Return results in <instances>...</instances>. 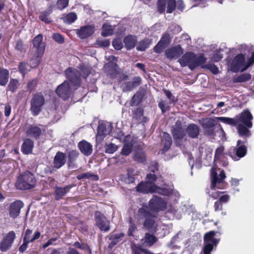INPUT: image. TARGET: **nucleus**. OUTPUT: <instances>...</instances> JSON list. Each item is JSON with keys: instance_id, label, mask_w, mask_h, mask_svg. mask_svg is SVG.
I'll use <instances>...</instances> for the list:
<instances>
[{"instance_id": "1", "label": "nucleus", "mask_w": 254, "mask_h": 254, "mask_svg": "<svg viewBox=\"0 0 254 254\" xmlns=\"http://www.w3.org/2000/svg\"><path fill=\"white\" fill-rule=\"evenodd\" d=\"M167 208V202L163 198L154 195L149 200L148 204L143 203L134 215L135 218L140 221L143 220V226L148 231L155 230V219L157 217L155 213L164 211Z\"/></svg>"}, {"instance_id": "2", "label": "nucleus", "mask_w": 254, "mask_h": 254, "mask_svg": "<svg viewBox=\"0 0 254 254\" xmlns=\"http://www.w3.org/2000/svg\"><path fill=\"white\" fill-rule=\"evenodd\" d=\"M254 64V51L245 62V56L240 53L237 55L230 63V68L232 72L237 73L244 72Z\"/></svg>"}, {"instance_id": "3", "label": "nucleus", "mask_w": 254, "mask_h": 254, "mask_svg": "<svg viewBox=\"0 0 254 254\" xmlns=\"http://www.w3.org/2000/svg\"><path fill=\"white\" fill-rule=\"evenodd\" d=\"M36 182L34 174L27 170L17 176L15 187L19 190H30L35 186Z\"/></svg>"}, {"instance_id": "4", "label": "nucleus", "mask_w": 254, "mask_h": 254, "mask_svg": "<svg viewBox=\"0 0 254 254\" xmlns=\"http://www.w3.org/2000/svg\"><path fill=\"white\" fill-rule=\"evenodd\" d=\"M171 132L176 146L180 147L182 145L183 141H186V130L183 127V124L180 120H177L172 127Z\"/></svg>"}, {"instance_id": "5", "label": "nucleus", "mask_w": 254, "mask_h": 254, "mask_svg": "<svg viewBox=\"0 0 254 254\" xmlns=\"http://www.w3.org/2000/svg\"><path fill=\"white\" fill-rule=\"evenodd\" d=\"M45 104V99L42 92H38L33 95L30 101V110L34 116H38L41 112L43 106Z\"/></svg>"}, {"instance_id": "6", "label": "nucleus", "mask_w": 254, "mask_h": 254, "mask_svg": "<svg viewBox=\"0 0 254 254\" xmlns=\"http://www.w3.org/2000/svg\"><path fill=\"white\" fill-rule=\"evenodd\" d=\"M211 176V189L212 190L215 189H224L226 188L227 184L224 181V179L226 178L225 173L224 170L221 171L219 177L216 171L212 169Z\"/></svg>"}, {"instance_id": "7", "label": "nucleus", "mask_w": 254, "mask_h": 254, "mask_svg": "<svg viewBox=\"0 0 254 254\" xmlns=\"http://www.w3.org/2000/svg\"><path fill=\"white\" fill-rule=\"evenodd\" d=\"M40 127H44L42 125L39 126L29 125L27 127L24 128L25 134L27 136L34 138L36 140L39 139L46 130L41 128Z\"/></svg>"}, {"instance_id": "8", "label": "nucleus", "mask_w": 254, "mask_h": 254, "mask_svg": "<svg viewBox=\"0 0 254 254\" xmlns=\"http://www.w3.org/2000/svg\"><path fill=\"white\" fill-rule=\"evenodd\" d=\"M95 220L97 226L101 231L108 232L110 230V221L99 211L95 212Z\"/></svg>"}, {"instance_id": "9", "label": "nucleus", "mask_w": 254, "mask_h": 254, "mask_svg": "<svg viewBox=\"0 0 254 254\" xmlns=\"http://www.w3.org/2000/svg\"><path fill=\"white\" fill-rule=\"evenodd\" d=\"M16 238L15 233L13 231H9L4 236L0 242V250L4 252L8 250Z\"/></svg>"}, {"instance_id": "10", "label": "nucleus", "mask_w": 254, "mask_h": 254, "mask_svg": "<svg viewBox=\"0 0 254 254\" xmlns=\"http://www.w3.org/2000/svg\"><path fill=\"white\" fill-rule=\"evenodd\" d=\"M66 77L73 85H79L81 82L80 73L76 69L68 68L65 70Z\"/></svg>"}, {"instance_id": "11", "label": "nucleus", "mask_w": 254, "mask_h": 254, "mask_svg": "<svg viewBox=\"0 0 254 254\" xmlns=\"http://www.w3.org/2000/svg\"><path fill=\"white\" fill-rule=\"evenodd\" d=\"M253 118L250 111L248 109H245L237 116L238 124H242L248 127H252Z\"/></svg>"}, {"instance_id": "12", "label": "nucleus", "mask_w": 254, "mask_h": 254, "mask_svg": "<svg viewBox=\"0 0 254 254\" xmlns=\"http://www.w3.org/2000/svg\"><path fill=\"white\" fill-rule=\"evenodd\" d=\"M105 73L112 79L115 78L119 73L118 65L113 61L105 64L104 66Z\"/></svg>"}, {"instance_id": "13", "label": "nucleus", "mask_w": 254, "mask_h": 254, "mask_svg": "<svg viewBox=\"0 0 254 254\" xmlns=\"http://www.w3.org/2000/svg\"><path fill=\"white\" fill-rule=\"evenodd\" d=\"M95 32V26L93 25H87L81 26L76 30V34L81 39H85L91 36Z\"/></svg>"}, {"instance_id": "14", "label": "nucleus", "mask_w": 254, "mask_h": 254, "mask_svg": "<svg viewBox=\"0 0 254 254\" xmlns=\"http://www.w3.org/2000/svg\"><path fill=\"white\" fill-rule=\"evenodd\" d=\"M43 35L39 34L34 38L32 41L33 47L36 50L37 57H41L44 53L45 50V44L43 42Z\"/></svg>"}, {"instance_id": "15", "label": "nucleus", "mask_w": 254, "mask_h": 254, "mask_svg": "<svg viewBox=\"0 0 254 254\" xmlns=\"http://www.w3.org/2000/svg\"><path fill=\"white\" fill-rule=\"evenodd\" d=\"M56 94L64 100L68 99L70 95V86L67 81H64L58 86L56 90Z\"/></svg>"}, {"instance_id": "16", "label": "nucleus", "mask_w": 254, "mask_h": 254, "mask_svg": "<svg viewBox=\"0 0 254 254\" xmlns=\"http://www.w3.org/2000/svg\"><path fill=\"white\" fill-rule=\"evenodd\" d=\"M24 206L23 202L20 200H17L10 203L8 211L9 216L15 219L20 214L21 209Z\"/></svg>"}, {"instance_id": "17", "label": "nucleus", "mask_w": 254, "mask_h": 254, "mask_svg": "<svg viewBox=\"0 0 254 254\" xmlns=\"http://www.w3.org/2000/svg\"><path fill=\"white\" fill-rule=\"evenodd\" d=\"M184 53V51L180 45L171 47L165 52V57L169 59H176L179 58Z\"/></svg>"}, {"instance_id": "18", "label": "nucleus", "mask_w": 254, "mask_h": 254, "mask_svg": "<svg viewBox=\"0 0 254 254\" xmlns=\"http://www.w3.org/2000/svg\"><path fill=\"white\" fill-rule=\"evenodd\" d=\"M154 185H151L146 181H141L136 187V190L138 192L147 194L149 193H153L155 192L154 190Z\"/></svg>"}, {"instance_id": "19", "label": "nucleus", "mask_w": 254, "mask_h": 254, "mask_svg": "<svg viewBox=\"0 0 254 254\" xmlns=\"http://www.w3.org/2000/svg\"><path fill=\"white\" fill-rule=\"evenodd\" d=\"M53 5H50L48 9L40 12L38 16L39 19L46 24L52 23L53 20L51 15L53 12Z\"/></svg>"}, {"instance_id": "20", "label": "nucleus", "mask_w": 254, "mask_h": 254, "mask_svg": "<svg viewBox=\"0 0 254 254\" xmlns=\"http://www.w3.org/2000/svg\"><path fill=\"white\" fill-rule=\"evenodd\" d=\"M141 78L140 76H135L131 81L126 82L123 87L124 92L130 91L139 86L141 84Z\"/></svg>"}, {"instance_id": "21", "label": "nucleus", "mask_w": 254, "mask_h": 254, "mask_svg": "<svg viewBox=\"0 0 254 254\" xmlns=\"http://www.w3.org/2000/svg\"><path fill=\"white\" fill-rule=\"evenodd\" d=\"M34 146V141L30 138H26L21 145V151L24 155L30 154L32 153Z\"/></svg>"}, {"instance_id": "22", "label": "nucleus", "mask_w": 254, "mask_h": 254, "mask_svg": "<svg viewBox=\"0 0 254 254\" xmlns=\"http://www.w3.org/2000/svg\"><path fill=\"white\" fill-rule=\"evenodd\" d=\"M67 164L69 167L71 168H77L76 161L79 157V152L76 150H72L67 152Z\"/></svg>"}, {"instance_id": "23", "label": "nucleus", "mask_w": 254, "mask_h": 254, "mask_svg": "<svg viewBox=\"0 0 254 254\" xmlns=\"http://www.w3.org/2000/svg\"><path fill=\"white\" fill-rule=\"evenodd\" d=\"M66 162V154L61 151L56 153L53 161L54 167L59 169L63 167Z\"/></svg>"}, {"instance_id": "24", "label": "nucleus", "mask_w": 254, "mask_h": 254, "mask_svg": "<svg viewBox=\"0 0 254 254\" xmlns=\"http://www.w3.org/2000/svg\"><path fill=\"white\" fill-rule=\"evenodd\" d=\"M78 147L80 152L85 156H88L92 153V145L86 140L80 141L78 144Z\"/></svg>"}, {"instance_id": "25", "label": "nucleus", "mask_w": 254, "mask_h": 254, "mask_svg": "<svg viewBox=\"0 0 254 254\" xmlns=\"http://www.w3.org/2000/svg\"><path fill=\"white\" fill-rule=\"evenodd\" d=\"M234 151L235 153V155L229 154L233 159L235 160H239V159L244 157L247 154V147L246 145H238L237 144L236 147L234 149Z\"/></svg>"}, {"instance_id": "26", "label": "nucleus", "mask_w": 254, "mask_h": 254, "mask_svg": "<svg viewBox=\"0 0 254 254\" xmlns=\"http://www.w3.org/2000/svg\"><path fill=\"white\" fill-rule=\"evenodd\" d=\"M195 54L194 53L190 52H186L183 55L181 58L179 60L178 62L182 67L186 66H189V65L192 63Z\"/></svg>"}, {"instance_id": "27", "label": "nucleus", "mask_w": 254, "mask_h": 254, "mask_svg": "<svg viewBox=\"0 0 254 254\" xmlns=\"http://www.w3.org/2000/svg\"><path fill=\"white\" fill-rule=\"evenodd\" d=\"M216 233L217 232L214 231H210L206 233L204 236V244L209 243L216 247L220 241L219 239L214 238Z\"/></svg>"}, {"instance_id": "28", "label": "nucleus", "mask_w": 254, "mask_h": 254, "mask_svg": "<svg viewBox=\"0 0 254 254\" xmlns=\"http://www.w3.org/2000/svg\"><path fill=\"white\" fill-rule=\"evenodd\" d=\"M124 233L119 234L110 233L108 235V238L111 242L109 243L108 248L112 250L117 244H118L125 236Z\"/></svg>"}, {"instance_id": "29", "label": "nucleus", "mask_w": 254, "mask_h": 254, "mask_svg": "<svg viewBox=\"0 0 254 254\" xmlns=\"http://www.w3.org/2000/svg\"><path fill=\"white\" fill-rule=\"evenodd\" d=\"M73 186V185H69L64 188L56 187L55 190V199L59 200L61 199Z\"/></svg>"}, {"instance_id": "30", "label": "nucleus", "mask_w": 254, "mask_h": 254, "mask_svg": "<svg viewBox=\"0 0 254 254\" xmlns=\"http://www.w3.org/2000/svg\"><path fill=\"white\" fill-rule=\"evenodd\" d=\"M200 127L194 124H189L186 129V133L192 138H196L199 134Z\"/></svg>"}, {"instance_id": "31", "label": "nucleus", "mask_w": 254, "mask_h": 254, "mask_svg": "<svg viewBox=\"0 0 254 254\" xmlns=\"http://www.w3.org/2000/svg\"><path fill=\"white\" fill-rule=\"evenodd\" d=\"M161 143L163 145V148L162 149L163 152L165 153L168 151L172 144V139L169 133L166 132L163 133Z\"/></svg>"}, {"instance_id": "32", "label": "nucleus", "mask_w": 254, "mask_h": 254, "mask_svg": "<svg viewBox=\"0 0 254 254\" xmlns=\"http://www.w3.org/2000/svg\"><path fill=\"white\" fill-rule=\"evenodd\" d=\"M251 128L252 127H248L246 125L242 124H238L236 126L239 135L244 138H247L252 135L251 131L250 130Z\"/></svg>"}, {"instance_id": "33", "label": "nucleus", "mask_w": 254, "mask_h": 254, "mask_svg": "<svg viewBox=\"0 0 254 254\" xmlns=\"http://www.w3.org/2000/svg\"><path fill=\"white\" fill-rule=\"evenodd\" d=\"M125 47L127 50L133 49L137 43V37L132 35H128L124 39Z\"/></svg>"}, {"instance_id": "34", "label": "nucleus", "mask_w": 254, "mask_h": 254, "mask_svg": "<svg viewBox=\"0 0 254 254\" xmlns=\"http://www.w3.org/2000/svg\"><path fill=\"white\" fill-rule=\"evenodd\" d=\"M206 60L207 59L204 57L203 54L198 57H196L195 54V57L193 60L192 63L189 65V67L190 70H193L196 67L201 65L204 64L206 62Z\"/></svg>"}, {"instance_id": "35", "label": "nucleus", "mask_w": 254, "mask_h": 254, "mask_svg": "<svg viewBox=\"0 0 254 254\" xmlns=\"http://www.w3.org/2000/svg\"><path fill=\"white\" fill-rule=\"evenodd\" d=\"M113 127L110 124L107 127L104 123L99 124L97 127V134L99 136H105L109 134L112 130Z\"/></svg>"}, {"instance_id": "36", "label": "nucleus", "mask_w": 254, "mask_h": 254, "mask_svg": "<svg viewBox=\"0 0 254 254\" xmlns=\"http://www.w3.org/2000/svg\"><path fill=\"white\" fill-rule=\"evenodd\" d=\"M225 191H217L216 192H212L211 196L215 199L219 198L218 200L219 201L223 204L226 203L229 200L230 196L228 194H222Z\"/></svg>"}, {"instance_id": "37", "label": "nucleus", "mask_w": 254, "mask_h": 254, "mask_svg": "<svg viewBox=\"0 0 254 254\" xmlns=\"http://www.w3.org/2000/svg\"><path fill=\"white\" fill-rule=\"evenodd\" d=\"M9 72L7 69L0 67V86H5L9 79Z\"/></svg>"}, {"instance_id": "38", "label": "nucleus", "mask_w": 254, "mask_h": 254, "mask_svg": "<svg viewBox=\"0 0 254 254\" xmlns=\"http://www.w3.org/2000/svg\"><path fill=\"white\" fill-rule=\"evenodd\" d=\"M152 43V40L145 38L139 42L136 49L138 51H144Z\"/></svg>"}, {"instance_id": "39", "label": "nucleus", "mask_w": 254, "mask_h": 254, "mask_svg": "<svg viewBox=\"0 0 254 254\" xmlns=\"http://www.w3.org/2000/svg\"><path fill=\"white\" fill-rule=\"evenodd\" d=\"M133 160L138 163H144L146 161V155L142 150H137L134 152Z\"/></svg>"}, {"instance_id": "40", "label": "nucleus", "mask_w": 254, "mask_h": 254, "mask_svg": "<svg viewBox=\"0 0 254 254\" xmlns=\"http://www.w3.org/2000/svg\"><path fill=\"white\" fill-rule=\"evenodd\" d=\"M77 18L76 14L74 12H70L64 15L61 19L64 23L70 24L73 23Z\"/></svg>"}, {"instance_id": "41", "label": "nucleus", "mask_w": 254, "mask_h": 254, "mask_svg": "<svg viewBox=\"0 0 254 254\" xmlns=\"http://www.w3.org/2000/svg\"><path fill=\"white\" fill-rule=\"evenodd\" d=\"M252 76L250 73H242L233 78L234 83L245 82L251 79Z\"/></svg>"}, {"instance_id": "42", "label": "nucleus", "mask_w": 254, "mask_h": 254, "mask_svg": "<svg viewBox=\"0 0 254 254\" xmlns=\"http://www.w3.org/2000/svg\"><path fill=\"white\" fill-rule=\"evenodd\" d=\"M154 190L155 192H157L164 196H169L172 194V190L166 188H162L157 185H154Z\"/></svg>"}, {"instance_id": "43", "label": "nucleus", "mask_w": 254, "mask_h": 254, "mask_svg": "<svg viewBox=\"0 0 254 254\" xmlns=\"http://www.w3.org/2000/svg\"><path fill=\"white\" fill-rule=\"evenodd\" d=\"M113 34V29L112 26L108 23H105L102 26V31L101 35L103 37H107L112 35Z\"/></svg>"}, {"instance_id": "44", "label": "nucleus", "mask_w": 254, "mask_h": 254, "mask_svg": "<svg viewBox=\"0 0 254 254\" xmlns=\"http://www.w3.org/2000/svg\"><path fill=\"white\" fill-rule=\"evenodd\" d=\"M133 144L131 142L125 143L121 151V154L124 156H128L132 152Z\"/></svg>"}, {"instance_id": "45", "label": "nucleus", "mask_w": 254, "mask_h": 254, "mask_svg": "<svg viewBox=\"0 0 254 254\" xmlns=\"http://www.w3.org/2000/svg\"><path fill=\"white\" fill-rule=\"evenodd\" d=\"M142 98L143 97L141 94L137 92L132 96L130 101V105L131 106H137L141 102Z\"/></svg>"}, {"instance_id": "46", "label": "nucleus", "mask_w": 254, "mask_h": 254, "mask_svg": "<svg viewBox=\"0 0 254 254\" xmlns=\"http://www.w3.org/2000/svg\"><path fill=\"white\" fill-rule=\"evenodd\" d=\"M132 118L138 122H140L143 116V109L141 107H138L132 111Z\"/></svg>"}, {"instance_id": "47", "label": "nucleus", "mask_w": 254, "mask_h": 254, "mask_svg": "<svg viewBox=\"0 0 254 254\" xmlns=\"http://www.w3.org/2000/svg\"><path fill=\"white\" fill-rule=\"evenodd\" d=\"M105 152L106 153L113 154L118 149V146L113 143L106 144L104 146Z\"/></svg>"}, {"instance_id": "48", "label": "nucleus", "mask_w": 254, "mask_h": 254, "mask_svg": "<svg viewBox=\"0 0 254 254\" xmlns=\"http://www.w3.org/2000/svg\"><path fill=\"white\" fill-rule=\"evenodd\" d=\"M145 242L147 244L148 246H152L157 240V238L153 234L147 233L145 234Z\"/></svg>"}, {"instance_id": "49", "label": "nucleus", "mask_w": 254, "mask_h": 254, "mask_svg": "<svg viewBox=\"0 0 254 254\" xmlns=\"http://www.w3.org/2000/svg\"><path fill=\"white\" fill-rule=\"evenodd\" d=\"M219 120L223 123L233 126H237L238 125L237 118L236 119H233L228 117H220Z\"/></svg>"}, {"instance_id": "50", "label": "nucleus", "mask_w": 254, "mask_h": 254, "mask_svg": "<svg viewBox=\"0 0 254 254\" xmlns=\"http://www.w3.org/2000/svg\"><path fill=\"white\" fill-rule=\"evenodd\" d=\"M167 0H157V11L160 14H162L165 11L166 7Z\"/></svg>"}, {"instance_id": "51", "label": "nucleus", "mask_w": 254, "mask_h": 254, "mask_svg": "<svg viewBox=\"0 0 254 254\" xmlns=\"http://www.w3.org/2000/svg\"><path fill=\"white\" fill-rule=\"evenodd\" d=\"M18 80L17 79L11 78L10 80L7 87L10 91L14 93L16 91L17 89L18 88Z\"/></svg>"}, {"instance_id": "52", "label": "nucleus", "mask_w": 254, "mask_h": 254, "mask_svg": "<svg viewBox=\"0 0 254 254\" xmlns=\"http://www.w3.org/2000/svg\"><path fill=\"white\" fill-rule=\"evenodd\" d=\"M158 107L161 109L162 113L164 114L169 111L171 107L169 103L165 100H161L158 103Z\"/></svg>"}, {"instance_id": "53", "label": "nucleus", "mask_w": 254, "mask_h": 254, "mask_svg": "<svg viewBox=\"0 0 254 254\" xmlns=\"http://www.w3.org/2000/svg\"><path fill=\"white\" fill-rule=\"evenodd\" d=\"M176 8V0H168L166 12L167 13H172Z\"/></svg>"}, {"instance_id": "54", "label": "nucleus", "mask_w": 254, "mask_h": 254, "mask_svg": "<svg viewBox=\"0 0 254 254\" xmlns=\"http://www.w3.org/2000/svg\"><path fill=\"white\" fill-rule=\"evenodd\" d=\"M215 121L212 118H206L203 121L202 126L203 128L214 127Z\"/></svg>"}, {"instance_id": "55", "label": "nucleus", "mask_w": 254, "mask_h": 254, "mask_svg": "<svg viewBox=\"0 0 254 254\" xmlns=\"http://www.w3.org/2000/svg\"><path fill=\"white\" fill-rule=\"evenodd\" d=\"M201 67L209 70L212 73L216 74L219 72L218 67L214 64H209L201 65Z\"/></svg>"}, {"instance_id": "56", "label": "nucleus", "mask_w": 254, "mask_h": 254, "mask_svg": "<svg viewBox=\"0 0 254 254\" xmlns=\"http://www.w3.org/2000/svg\"><path fill=\"white\" fill-rule=\"evenodd\" d=\"M171 41V39L170 34L167 33L164 34L159 41V42H161V43L165 47L170 44Z\"/></svg>"}, {"instance_id": "57", "label": "nucleus", "mask_w": 254, "mask_h": 254, "mask_svg": "<svg viewBox=\"0 0 254 254\" xmlns=\"http://www.w3.org/2000/svg\"><path fill=\"white\" fill-rule=\"evenodd\" d=\"M157 179V178L155 174L149 173L146 175L145 181L151 185H156L155 183Z\"/></svg>"}, {"instance_id": "58", "label": "nucleus", "mask_w": 254, "mask_h": 254, "mask_svg": "<svg viewBox=\"0 0 254 254\" xmlns=\"http://www.w3.org/2000/svg\"><path fill=\"white\" fill-rule=\"evenodd\" d=\"M27 66L28 64L23 62H20L18 66V70L23 77L27 73Z\"/></svg>"}, {"instance_id": "59", "label": "nucleus", "mask_w": 254, "mask_h": 254, "mask_svg": "<svg viewBox=\"0 0 254 254\" xmlns=\"http://www.w3.org/2000/svg\"><path fill=\"white\" fill-rule=\"evenodd\" d=\"M110 42L109 40H100L97 39L96 41L95 45L97 47L100 48H107L110 46Z\"/></svg>"}, {"instance_id": "60", "label": "nucleus", "mask_w": 254, "mask_h": 254, "mask_svg": "<svg viewBox=\"0 0 254 254\" xmlns=\"http://www.w3.org/2000/svg\"><path fill=\"white\" fill-rule=\"evenodd\" d=\"M53 40L59 44H62L64 42V36L59 33H54L52 35Z\"/></svg>"}, {"instance_id": "61", "label": "nucleus", "mask_w": 254, "mask_h": 254, "mask_svg": "<svg viewBox=\"0 0 254 254\" xmlns=\"http://www.w3.org/2000/svg\"><path fill=\"white\" fill-rule=\"evenodd\" d=\"M131 250L133 254H142V253L145 254V251H148L147 249L142 248L139 246H136L135 245L131 247Z\"/></svg>"}, {"instance_id": "62", "label": "nucleus", "mask_w": 254, "mask_h": 254, "mask_svg": "<svg viewBox=\"0 0 254 254\" xmlns=\"http://www.w3.org/2000/svg\"><path fill=\"white\" fill-rule=\"evenodd\" d=\"M25 46L23 41L21 39H18L16 41L15 48L16 50L19 51L20 53L25 52Z\"/></svg>"}, {"instance_id": "63", "label": "nucleus", "mask_w": 254, "mask_h": 254, "mask_svg": "<svg viewBox=\"0 0 254 254\" xmlns=\"http://www.w3.org/2000/svg\"><path fill=\"white\" fill-rule=\"evenodd\" d=\"M112 45L116 50H120L123 47V43L120 39H115L112 41Z\"/></svg>"}, {"instance_id": "64", "label": "nucleus", "mask_w": 254, "mask_h": 254, "mask_svg": "<svg viewBox=\"0 0 254 254\" xmlns=\"http://www.w3.org/2000/svg\"><path fill=\"white\" fill-rule=\"evenodd\" d=\"M214 247V246L209 243L204 244L202 250L203 254H211V252L213 250Z\"/></svg>"}]
</instances>
